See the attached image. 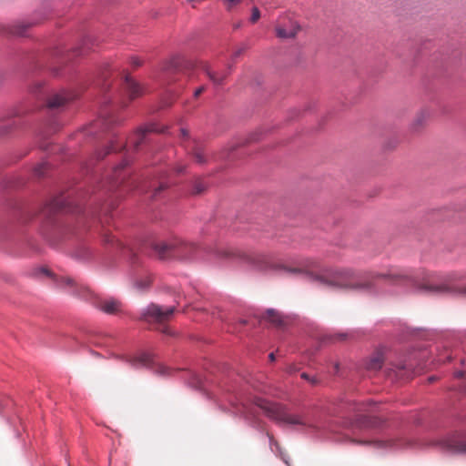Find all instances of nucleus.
I'll return each mask as SVG.
<instances>
[{
	"label": "nucleus",
	"instance_id": "1",
	"mask_svg": "<svg viewBox=\"0 0 466 466\" xmlns=\"http://www.w3.org/2000/svg\"><path fill=\"white\" fill-rule=\"evenodd\" d=\"M384 279L392 284L411 282L417 289L431 295H452L464 289L463 279L457 273H431L421 283H417L408 269L390 268L387 273L369 272L360 274L352 268L332 269L316 277V280L328 287L357 291H372L375 282Z\"/></svg>",
	"mask_w": 466,
	"mask_h": 466
},
{
	"label": "nucleus",
	"instance_id": "2",
	"mask_svg": "<svg viewBox=\"0 0 466 466\" xmlns=\"http://www.w3.org/2000/svg\"><path fill=\"white\" fill-rule=\"evenodd\" d=\"M257 405L268 418L276 420L278 423L311 426L304 416L289 414L286 408L280 404L270 402L266 400H258Z\"/></svg>",
	"mask_w": 466,
	"mask_h": 466
},
{
	"label": "nucleus",
	"instance_id": "3",
	"mask_svg": "<svg viewBox=\"0 0 466 466\" xmlns=\"http://www.w3.org/2000/svg\"><path fill=\"white\" fill-rule=\"evenodd\" d=\"M152 248L160 258H177L180 259L190 258L197 247L193 243L175 239L170 243H153Z\"/></svg>",
	"mask_w": 466,
	"mask_h": 466
},
{
	"label": "nucleus",
	"instance_id": "4",
	"mask_svg": "<svg viewBox=\"0 0 466 466\" xmlns=\"http://www.w3.org/2000/svg\"><path fill=\"white\" fill-rule=\"evenodd\" d=\"M175 310V307L163 308L157 304H150L147 308L142 318L149 322L153 321L159 324H164L172 318Z\"/></svg>",
	"mask_w": 466,
	"mask_h": 466
},
{
	"label": "nucleus",
	"instance_id": "5",
	"mask_svg": "<svg viewBox=\"0 0 466 466\" xmlns=\"http://www.w3.org/2000/svg\"><path fill=\"white\" fill-rule=\"evenodd\" d=\"M275 30L279 38L288 39L294 38L299 32L300 26L289 16H284L278 20Z\"/></svg>",
	"mask_w": 466,
	"mask_h": 466
},
{
	"label": "nucleus",
	"instance_id": "6",
	"mask_svg": "<svg viewBox=\"0 0 466 466\" xmlns=\"http://www.w3.org/2000/svg\"><path fill=\"white\" fill-rule=\"evenodd\" d=\"M123 88L128 96V100L131 101L144 95V87L137 81H135L127 72H124Z\"/></svg>",
	"mask_w": 466,
	"mask_h": 466
},
{
	"label": "nucleus",
	"instance_id": "7",
	"mask_svg": "<svg viewBox=\"0 0 466 466\" xmlns=\"http://www.w3.org/2000/svg\"><path fill=\"white\" fill-rule=\"evenodd\" d=\"M94 305L106 314H116L122 309V302L115 298H97L95 299Z\"/></svg>",
	"mask_w": 466,
	"mask_h": 466
},
{
	"label": "nucleus",
	"instance_id": "8",
	"mask_svg": "<svg viewBox=\"0 0 466 466\" xmlns=\"http://www.w3.org/2000/svg\"><path fill=\"white\" fill-rule=\"evenodd\" d=\"M164 129H159L157 124H150L146 127L138 129L134 135H132L128 142L135 149H137L139 145L142 144L147 137L149 133H162Z\"/></svg>",
	"mask_w": 466,
	"mask_h": 466
},
{
	"label": "nucleus",
	"instance_id": "9",
	"mask_svg": "<svg viewBox=\"0 0 466 466\" xmlns=\"http://www.w3.org/2000/svg\"><path fill=\"white\" fill-rule=\"evenodd\" d=\"M187 154L198 165H205L208 162L210 155L203 144L194 142L192 147H187Z\"/></svg>",
	"mask_w": 466,
	"mask_h": 466
},
{
	"label": "nucleus",
	"instance_id": "10",
	"mask_svg": "<svg viewBox=\"0 0 466 466\" xmlns=\"http://www.w3.org/2000/svg\"><path fill=\"white\" fill-rule=\"evenodd\" d=\"M73 99V96L66 91L52 95L47 100V106L52 109H59Z\"/></svg>",
	"mask_w": 466,
	"mask_h": 466
},
{
	"label": "nucleus",
	"instance_id": "11",
	"mask_svg": "<svg viewBox=\"0 0 466 466\" xmlns=\"http://www.w3.org/2000/svg\"><path fill=\"white\" fill-rule=\"evenodd\" d=\"M431 116V113L428 109L420 110L414 116L411 124L410 129L413 132H417L425 127L427 121Z\"/></svg>",
	"mask_w": 466,
	"mask_h": 466
},
{
	"label": "nucleus",
	"instance_id": "12",
	"mask_svg": "<svg viewBox=\"0 0 466 466\" xmlns=\"http://www.w3.org/2000/svg\"><path fill=\"white\" fill-rule=\"evenodd\" d=\"M127 165V160H124L121 164L115 167V169L113 170V176L110 178V184L112 187H116L123 183L126 175L122 173Z\"/></svg>",
	"mask_w": 466,
	"mask_h": 466
},
{
	"label": "nucleus",
	"instance_id": "13",
	"mask_svg": "<svg viewBox=\"0 0 466 466\" xmlns=\"http://www.w3.org/2000/svg\"><path fill=\"white\" fill-rule=\"evenodd\" d=\"M130 364L135 368L148 367L153 363L152 356L148 353H142L129 360Z\"/></svg>",
	"mask_w": 466,
	"mask_h": 466
},
{
	"label": "nucleus",
	"instance_id": "14",
	"mask_svg": "<svg viewBox=\"0 0 466 466\" xmlns=\"http://www.w3.org/2000/svg\"><path fill=\"white\" fill-rule=\"evenodd\" d=\"M384 355L382 351L375 352L367 362V369L370 370H379L384 362Z\"/></svg>",
	"mask_w": 466,
	"mask_h": 466
},
{
	"label": "nucleus",
	"instance_id": "15",
	"mask_svg": "<svg viewBox=\"0 0 466 466\" xmlns=\"http://www.w3.org/2000/svg\"><path fill=\"white\" fill-rule=\"evenodd\" d=\"M200 67L215 85H221L223 83V80L226 77V74H219L212 71L209 66L205 63H201Z\"/></svg>",
	"mask_w": 466,
	"mask_h": 466
},
{
	"label": "nucleus",
	"instance_id": "16",
	"mask_svg": "<svg viewBox=\"0 0 466 466\" xmlns=\"http://www.w3.org/2000/svg\"><path fill=\"white\" fill-rule=\"evenodd\" d=\"M264 319L275 325L276 327H282L284 321L279 312L274 309H268L265 313Z\"/></svg>",
	"mask_w": 466,
	"mask_h": 466
},
{
	"label": "nucleus",
	"instance_id": "17",
	"mask_svg": "<svg viewBox=\"0 0 466 466\" xmlns=\"http://www.w3.org/2000/svg\"><path fill=\"white\" fill-rule=\"evenodd\" d=\"M410 370V368L403 362H400L398 364H391L390 371L394 372L395 375L399 378H405L407 371Z\"/></svg>",
	"mask_w": 466,
	"mask_h": 466
},
{
	"label": "nucleus",
	"instance_id": "18",
	"mask_svg": "<svg viewBox=\"0 0 466 466\" xmlns=\"http://www.w3.org/2000/svg\"><path fill=\"white\" fill-rule=\"evenodd\" d=\"M449 449L453 452H463L466 451V443L464 440L454 441L449 440L447 442Z\"/></svg>",
	"mask_w": 466,
	"mask_h": 466
},
{
	"label": "nucleus",
	"instance_id": "19",
	"mask_svg": "<svg viewBox=\"0 0 466 466\" xmlns=\"http://www.w3.org/2000/svg\"><path fill=\"white\" fill-rule=\"evenodd\" d=\"M167 182H165L164 180H160L158 182H153L151 185H150V188L151 190L153 191V195L152 197L153 198H157L158 193L160 191H162L163 189L167 188Z\"/></svg>",
	"mask_w": 466,
	"mask_h": 466
},
{
	"label": "nucleus",
	"instance_id": "20",
	"mask_svg": "<svg viewBox=\"0 0 466 466\" xmlns=\"http://www.w3.org/2000/svg\"><path fill=\"white\" fill-rule=\"evenodd\" d=\"M206 187H207V186L204 183V181L201 180L200 178H197L193 184L192 194H194V195L201 194L205 191Z\"/></svg>",
	"mask_w": 466,
	"mask_h": 466
},
{
	"label": "nucleus",
	"instance_id": "21",
	"mask_svg": "<svg viewBox=\"0 0 466 466\" xmlns=\"http://www.w3.org/2000/svg\"><path fill=\"white\" fill-rule=\"evenodd\" d=\"M50 208L54 211L63 210L66 208V203L60 198L54 199L50 204Z\"/></svg>",
	"mask_w": 466,
	"mask_h": 466
},
{
	"label": "nucleus",
	"instance_id": "22",
	"mask_svg": "<svg viewBox=\"0 0 466 466\" xmlns=\"http://www.w3.org/2000/svg\"><path fill=\"white\" fill-rule=\"evenodd\" d=\"M92 43V38L87 36L84 39L83 45L80 49L77 51L78 55H84L90 49V45Z\"/></svg>",
	"mask_w": 466,
	"mask_h": 466
},
{
	"label": "nucleus",
	"instance_id": "23",
	"mask_svg": "<svg viewBox=\"0 0 466 466\" xmlns=\"http://www.w3.org/2000/svg\"><path fill=\"white\" fill-rule=\"evenodd\" d=\"M28 26H29V25H27V24L18 23L17 25H15L14 26V29L12 30V33L15 34V35H23L25 32V30L27 29Z\"/></svg>",
	"mask_w": 466,
	"mask_h": 466
},
{
	"label": "nucleus",
	"instance_id": "24",
	"mask_svg": "<svg viewBox=\"0 0 466 466\" xmlns=\"http://www.w3.org/2000/svg\"><path fill=\"white\" fill-rule=\"evenodd\" d=\"M151 283V279L150 277H146L144 279H141V280H137L136 282V286L138 289L142 290V289H147V287H149Z\"/></svg>",
	"mask_w": 466,
	"mask_h": 466
},
{
	"label": "nucleus",
	"instance_id": "25",
	"mask_svg": "<svg viewBox=\"0 0 466 466\" xmlns=\"http://www.w3.org/2000/svg\"><path fill=\"white\" fill-rule=\"evenodd\" d=\"M56 281L61 286H73L75 284V280L70 277H60Z\"/></svg>",
	"mask_w": 466,
	"mask_h": 466
},
{
	"label": "nucleus",
	"instance_id": "26",
	"mask_svg": "<svg viewBox=\"0 0 466 466\" xmlns=\"http://www.w3.org/2000/svg\"><path fill=\"white\" fill-rule=\"evenodd\" d=\"M120 148L121 147H116L115 145L112 144L106 148V150H105V152H103V154L97 153V158L102 159L106 157V155L109 154L111 151H116Z\"/></svg>",
	"mask_w": 466,
	"mask_h": 466
},
{
	"label": "nucleus",
	"instance_id": "27",
	"mask_svg": "<svg viewBox=\"0 0 466 466\" xmlns=\"http://www.w3.org/2000/svg\"><path fill=\"white\" fill-rule=\"evenodd\" d=\"M133 68H138L143 65V60L137 56H132L129 61Z\"/></svg>",
	"mask_w": 466,
	"mask_h": 466
},
{
	"label": "nucleus",
	"instance_id": "28",
	"mask_svg": "<svg viewBox=\"0 0 466 466\" xmlns=\"http://www.w3.org/2000/svg\"><path fill=\"white\" fill-rule=\"evenodd\" d=\"M226 5L227 10L230 11L234 6L240 4L242 0H222Z\"/></svg>",
	"mask_w": 466,
	"mask_h": 466
},
{
	"label": "nucleus",
	"instance_id": "29",
	"mask_svg": "<svg viewBox=\"0 0 466 466\" xmlns=\"http://www.w3.org/2000/svg\"><path fill=\"white\" fill-rule=\"evenodd\" d=\"M178 65H179V60L177 58H174L172 60H170L165 66H164V70H169V69H172V68H177L178 67Z\"/></svg>",
	"mask_w": 466,
	"mask_h": 466
},
{
	"label": "nucleus",
	"instance_id": "30",
	"mask_svg": "<svg viewBox=\"0 0 466 466\" xmlns=\"http://www.w3.org/2000/svg\"><path fill=\"white\" fill-rule=\"evenodd\" d=\"M260 18V12L258 7H253L252 14L250 17L251 23H256Z\"/></svg>",
	"mask_w": 466,
	"mask_h": 466
},
{
	"label": "nucleus",
	"instance_id": "31",
	"mask_svg": "<svg viewBox=\"0 0 466 466\" xmlns=\"http://www.w3.org/2000/svg\"><path fill=\"white\" fill-rule=\"evenodd\" d=\"M46 168L47 165L46 163L40 164L35 168V173L36 176H43Z\"/></svg>",
	"mask_w": 466,
	"mask_h": 466
},
{
	"label": "nucleus",
	"instance_id": "32",
	"mask_svg": "<svg viewBox=\"0 0 466 466\" xmlns=\"http://www.w3.org/2000/svg\"><path fill=\"white\" fill-rule=\"evenodd\" d=\"M186 167H187V166H186L185 164H183V163H177V164L175 166V167H174L173 171H174L176 174L179 175V174H182V173L185 171Z\"/></svg>",
	"mask_w": 466,
	"mask_h": 466
},
{
	"label": "nucleus",
	"instance_id": "33",
	"mask_svg": "<svg viewBox=\"0 0 466 466\" xmlns=\"http://www.w3.org/2000/svg\"><path fill=\"white\" fill-rule=\"evenodd\" d=\"M245 51L244 47L238 48L233 54H232V60H235L237 57L240 56Z\"/></svg>",
	"mask_w": 466,
	"mask_h": 466
},
{
	"label": "nucleus",
	"instance_id": "34",
	"mask_svg": "<svg viewBox=\"0 0 466 466\" xmlns=\"http://www.w3.org/2000/svg\"><path fill=\"white\" fill-rule=\"evenodd\" d=\"M114 238H115V237H114L113 235L108 234V233H106V234L104 235V241H105V243H107V244H109V243H113V242L115 241V240H114Z\"/></svg>",
	"mask_w": 466,
	"mask_h": 466
},
{
	"label": "nucleus",
	"instance_id": "35",
	"mask_svg": "<svg viewBox=\"0 0 466 466\" xmlns=\"http://www.w3.org/2000/svg\"><path fill=\"white\" fill-rule=\"evenodd\" d=\"M268 436L269 438L270 447L273 450V447L279 448V443L277 441L274 440L273 436H271L269 433H268Z\"/></svg>",
	"mask_w": 466,
	"mask_h": 466
},
{
	"label": "nucleus",
	"instance_id": "36",
	"mask_svg": "<svg viewBox=\"0 0 466 466\" xmlns=\"http://www.w3.org/2000/svg\"><path fill=\"white\" fill-rule=\"evenodd\" d=\"M285 270L290 273H299L301 272V269L299 268H284Z\"/></svg>",
	"mask_w": 466,
	"mask_h": 466
},
{
	"label": "nucleus",
	"instance_id": "37",
	"mask_svg": "<svg viewBox=\"0 0 466 466\" xmlns=\"http://www.w3.org/2000/svg\"><path fill=\"white\" fill-rule=\"evenodd\" d=\"M204 91H205V86L198 87V89H196V91L194 93V96L195 97L199 96Z\"/></svg>",
	"mask_w": 466,
	"mask_h": 466
},
{
	"label": "nucleus",
	"instance_id": "38",
	"mask_svg": "<svg viewBox=\"0 0 466 466\" xmlns=\"http://www.w3.org/2000/svg\"><path fill=\"white\" fill-rule=\"evenodd\" d=\"M167 368L164 367V366H159L158 369H157V372L165 375L167 373Z\"/></svg>",
	"mask_w": 466,
	"mask_h": 466
},
{
	"label": "nucleus",
	"instance_id": "39",
	"mask_svg": "<svg viewBox=\"0 0 466 466\" xmlns=\"http://www.w3.org/2000/svg\"><path fill=\"white\" fill-rule=\"evenodd\" d=\"M161 332L165 333V334H167V335H172V332L169 330V328L168 327H164L162 329H161Z\"/></svg>",
	"mask_w": 466,
	"mask_h": 466
},
{
	"label": "nucleus",
	"instance_id": "40",
	"mask_svg": "<svg viewBox=\"0 0 466 466\" xmlns=\"http://www.w3.org/2000/svg\"><path fill=\"white\" fill-rule=\"evenodd\" d=\"M347 338V334H338L336 339L339 340H344Z\"/></svg>",
	"mask_w": 466,
	"mask_h": 466
},
{
	"label": "nucleus",
	"instance_id": "41",
	"mask_svg": "<svg viewBox=\"0 0 466 466\" xmlns=\"http://www.w3.org/2000/svg\"><path fill=\"white\" fill-rule=\"evenodd\" d=\"M180 132H181L182 137H187V136H188V132H187V130H186V129H184V128H181V129H180Z\"/></svg>",
	"mask_w": 466,
	"mask_h": 466
},
{
	"label": "nucleus",
	"instance_id": "42",
	"mask_svg": "<svg viewBox=\"0 0 466 466\" xmlns=\"http://www.w3.org/2000/svg\"><path fill=\"white\" fill-rule=\"evenodd\" d=\"M456 378H462L464 376V371L460 370L455 373Z\"/></svg>",
	"mask_w": 466,
	"mask_h": 466
},
{
	"label": "nucleus",
	"instance_id": "43",
	"mask_svg": "<svg viewBox=\"0 0 466 466\" xmlns=\"http://www.w3.org/2000/svg\"><path fill=\"white\" fill-rule=\"evenodd\" d=\"M41 272H42V273H44V274H46V275H47V276H49V275H50L49 270H48L47 268H41Z\"/></svg>",
	"mask_w": 466,
	"mask_h": 466
},
{
	"label": "nucleus",
	"instance_id": "44",
	"mask_svg": "<svg viewBox=\"0 0 466 466\" xmlns=\"http://www.w3.org/2000/svg\"><path fill=\"white\" fill-rule=\"evenodd\" d=\"M113 122V120L110 118V119H105L104 120V125L107 126L109 124H111Z\"/></svg>",
	"mask_w": 466,
	"mask_h": 466
},
{
	"label": "nucleus",
	"instance_id": "45",
	"mask_svg": "<svg viewBox=\"0 0 466 466\" xmlns=\"http://www.w3.org/2000/svg\"><path fill=\"white\" fill-rule=\"evenodd\" d=\"M268 357H269L271 361H273L275 360L274 353H270Z\"/></svg>",
	"mask_w": 466,
	"mask_h": 466
},
{
	"label": "nucleus",
	"instance_id": "46",
	"mask_svg": "<svg viewBox=\"0 0 466 466\" xmlns=\"http://www.w3.org/2000/svg\"><path fill=\"white\" fill-rule=\"evenodd\" d=\"M301 377L306 379V380H309V376L306 373H302Z\"/></svg>",
	"mask_w": 466,
	"mask_h": 466
},
{
	"label": "nucleus",
	"instance_id": "47",
	"mask_svg": "<svg viewBox=\"0 0 466 466\" xmlns=\"http://www.w3.org/2000/svg\"><path fill=\"white\" fill-rule=\"evenodd\" d=\"M116 243L117 244V246H121V243L118 240H116Z\"/></svg>",
	"mask_w": 466,
	"mask_h": 466
},
{
	"label": "nucleus",
	"instance_id": "48",
	"mask_svg": "<svg viewBox=\"0 0 466 466\" xmlns=\"http://www.w3.org/2000/svg\"><path fill=\"white\" fill-rule=\"evenodd\" d=\"M429 380H430V381H433V380H435V379H434L433 377H431V378L429 379Z\"/></svg>",
	"mask_w": 466,
	"mask_h": 466
},
{
	"label": "nucleus",
	"instance_id": "49",
	"mask_svg": "<svg viewBox=\"0 0 466 466\" xmlns=\"http://www.w3.org/2000/svg\"><path fill=\"white\" fill-rule=\"evenodd\" d=\"M230 254L228 252H225L224 256H229Z\"/></svg>",
	"mask_w": 466,
	"mask_h": 466
}]
</instances>
